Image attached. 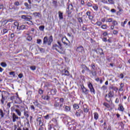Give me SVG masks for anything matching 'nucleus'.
<instances>
[{
	"label": "nucleus",
	"instance_id": "nucleus-14",
	"mask_svg": "<svg viewBox=\"0 0 130 130\" xmlns=\"http://www.w3.org/2000/svg\"><path fill=\"white\" fill-rule=\"evenodd\" d=\"M63 109L65 112H70V111H71V106L64 105L63 106Z\"/></svg>",
	"mask_w": 130,
	"mask_h": 130
},
{
	"label": "nucleus",
	"instance_id": "nucleus-63",
	"mask_svg": "<svg viewBox=\"0 0 130 130\" xmlns=\"http://www.w3.org/2000/svg\"><path fill=\"white\" fill-rule=\"evenodd\" d=\"M27 39L28 41H31V40H32V37L28 36L27 37Z\"/></svg>",
	"mask_w": 130,
	"mask_h": 130
},
{
	"label": "nucleus",
	"instance_id": "nucleus-28",
	"mask_svg": "<svg viewBox=\"0 0 130 130\" xmlns=\"http://www.w3.org/2000/svg\"><path fill=\"white\" fill-rule=\"evenodd\" d=\"M58 110H60V111H62V108H63V105L59 103V105L58 106Z\"/></svg>",
	"mask_w": 130,
	"mask_h": 130
},
{
	"label": "nucleus",
	"instance_id": "nucleus-26",
	"mask_svg": "<svg viewBox=\"0 0 130 130\" xmlns=\"http://www.w3.org/2000/svg\"><path fill=\"white\" fill-rule=\"evenodd\" d=\"M112 96H111L110 95L108 94V98H106V101L107 102L110 103V101H111Z\"/></svg>",
	"mask_w": 130,
	"mask_h": 130
},
{
	"label": "nucleus",
	"instance_id": "nucleus-59",
	"mask_svg": "<svg viewBox=\"0 0 130 130\" xmlns=\"http://www.w3.org/2000/svg\"><path fill=\"white\" fill-rule=\"evenodd\" d=\"M111 89L114 90V91H116L118 90V88L117 87H112Z\"/></svg>",
	"mask_w": 130,
	"mask_h": 130
},
{
	"label": "nucleus",
	"instance_id": "nucleus-32",
	"mask_svg": "<svg viewBox=\"0 0 130 130\" xmlns=\"http://www.w3.org/2000/svg\"><path fill=\"white\" fill-rule=\"evenodd\" d=\"M79 105L78 104H74L73 105V108L74 109H79Z\"/></svg>",
	"mask_w": 130,
	"mask_h": 130
},
{
	"label": "nucleus",
	"instance_id": "nucleus-3",
	"mask_svg": "<svg viewBox=\"0 0 130 130\" xmlns=\"http://www.w3.org/2000/svg\"><path fill=\"white\" fill-rule=\"evenodd\" d=\"M54 120V122H55L56 125H55L54 127L53 124H49L48 126V129H49V130H57L56 128V127H58V124H57V121L55 119Z\"/></svg>",
	"mask_w": 130,
	"mask_h": 130
},
{
	"label": "nucleus",
	"instance_id": "nucleus-54",
	"mask_svg": "<svg viewBox=\"0 0 130 130\" xmlns=\"http://www.w3.org/2000/svg\"><path fill=\"white\" fill-rule=\"evenodd\" d=\"M27 95H28V96H31V95H32V91L29 90L28 91H27L26 92Z\"/></svg>",
	"mask_w": 130,
	"mask_h": 130
},
{
	"label": "nucleus",
	"instance_id": "nucleus-15",
	"mask_svg": "<svg viewBox=\"0 0 130 130\" xmlns=\"http://www.w3.org/2000/svg\"><path fill=\"white\" fill-rule=\"evenodd\" d=\"M18 118H19V117H18V116H17V115H16V114L15 113H13L12 114L13 122H16V121H17V119H18Z\"/></svg>",
	"mask_w": 130,
	"mask_h": 130
},
{
	"label": "nucleus",
	"instance_id": "nucleus-48",
	"mask_svg": "<svg viewBox=\"0 0 130 130\" xmlns=\"http://www.w3.org/2000/svg\"><path fill=\"white\" fill-rule=\"evenodd\" d=\"M113 26H117V25H118V23L117 21H116V20H114L113 21Z\"/></svg>",
	"mask_w": 130,
	"mask_h": 130
},
{
	"label": "nucleus",
	"instance_id": "nucleus-33",
	"mask_svg": "<svg viewBox=\"0 0 130 130\" xmlns=\"http://www.w3.org/2000/svg\"><path fill=\"white\" fill-rule=\"evenodd\" d=\"M15 112L17 113V114H18V115H19V116H21V111H20V110H19L18 109H16Z\"/></svg>",
	"mask_w": 130,
	"mask_h": 130
},
{
	"label": "nucleus",
	"instance_id": "nucleus-9",
	"mask_svg": "<svg viewBox=\"0 0 130 130\" xmlns=\"http://www.w3.org/2000/svg\"><path fill=\"white\" fill-rule=\"evenodd\" d=\"M54 100L55 102L54 104V107H55V108H56V107L59 106V103L57 102L59 101V98L57 97L54 98Z\"/></svg>",
	"mask_w": 130,
	"mask_h": 130
},
{
	"label": "nucleus",
	"instance_id": "nucleus-24",
	"mask_svg": "<svg viewBox=\"0 0 130 130\" xmlns=\"http://www.w3.org/2000/svg\"><path fill=\"white\" fill-rule=\"evenodd\" d=\"M37 121H39V125L42 126L43 125V122L41 121V117H39L37 119Z\"/></svg>",
	"mask_w": 130,
	"mask_h": 130
},
{
	"label": "nucleus",
	"instance_id": "nucleus-45",
	"mask_svg": "<svg viewBox=\"0 0 130 130\" xmlns=\"http://www.w3.org/2000/svg\"><path fill=\"white\" fill-rule=\"evenodd\" d=\"M9 75L10 76H13V77H15V76H16V74H15V72L14 71L9 72Z\"/></svg>",
	"mask_w": 130,
	"mask_h": 130
},
{
	"label": "nucleus",
	"instance_id": "nucleus-50",
	"mask_svg": "<svg viewBox=\"0 0 130 130\" xmlns=\"http://www.w3.org/2000/svg\"><path fill=\"white\" fill-rule=\"evenodd\" d=\"M27 17H29L28 15H22L21 16V19H23V20H26V18Z\"/></svg>",
	"mask_w": 130,
	"mask_h": 130
},
{
	"label": "nucleus",
	"instance_id": "nucleus-60",
	"mask_svg": "<svg viewBox=\"0 0 130 130\" xmlns=\"http://www.w3.org/2000/svg\"><path fill=\"white\" fill-rule=\"evenodd\" d=\"M83 110H84V112L87 113L88 111H89V109H88L87 108H84Z\"/></svg>",
	"mask_w": 130,
	"mask_h": 130
},
{
	"label": "nucleus",
	"instance_id": "nucleus-25",
	"mask_svg": "<svg viewBox=\"0 0 130 130\" xmlns=\"http://www.w3.org/2000/svg\"><path fill=\"white\" fill-rule=\"evenodd\" d=\"M64 73L62 74V76H70V72L68 70H64Z\"/></svg>",
	"mask_w": 130,
	"mask_h": 130
},
{
	"label": "nucleus",
	"instance_id": "nucleus-31",
	"mask_svg": "<svg viewBox=\"0 0 130 130\" xmlns=\"http://www.w3.org/2000/svg\"><path fill=\"white\" fill-rule=\"evenodd\" d=\"M77 20L80 24H83V17H78Z\"/></svg>",
	"mask_w": 130,
	"mask_h": 130
},
{
	"label": "nucleus",
	"instance_id": "nucleus-29",
	"mask_svg": "<svg viewBox=\"0 0 130 130\" xmlns=\"http://www.w3.org/2000/svg\"><path fill=\"white\" fill-rule=\"evenodd\" d=\"M0 64L3 68H7L8 67V64L5 62H2Z\"/></svg>",
	"mask_w": 130,
	"mask_h": 130
},
{
	"label": "nucleus",
	"instance_id": "nucleus-4",
	"mask_svg": "<svg viewBox=\"0 0 130 130\" xmlns=\"http://www.w3.org/2000/svg\"><path fill=\"white\" fill-rule=\"evenodd\" d=\"M88 87L90 90V92L91 93V94H95V89L94 88V86H93V84L91 82H88Z\"/></svg>",
	"mask_w": 130,
	"mask_h": 130
},
{
	"label": "nucleus",
	"instance_id": "nucleus-58",
	"mask_svg": "<svg viewBox=\"0 0 130 130\" xmlns=\"http://www.w3.org/2000/svg\"><path fill=\"white\" fill-rule=\"evenodd\" d=\"M107 23H111L112 22V18H109L108 20L106 21Z\"/></svg>",
	"mask_w": 130,
	"mask_h": 130
},
{
	"label": "nucleus",
	"instance_id": "nucleus-6",
	"mask_svg": "<svg viewBox=\"0 0 130 130\" xmlns=\"http://www.w3.org/2000/svg\"><path fill=\"white\" fill-rule=\"evenodd\" d=\"M67 125H69V130H73L77 127V125H75V123H72L71 122H68Z\"/></svg>",
	"mask_w": 130,
	"mask_h": 130
},
{
	"label": "nucleus",
	"instance_id": "nucleus-47",
	"mask_svg": "<svg viewBox=\"0 0 130 130\" xmlns=\"http://www.w3.org/2000/svg\"><path fill=\"white\" fill-rule=\"evenodd\" d=\"M44 28H45L44 25H41L39 26V29L40 31H44Z\"/></svg>",
	"mask_w": 130,
	"mask_h": 130
},
{
	"label": "nucleus",
	"instance_id": "nucleus-46",
	"mask_svg": "<svg viewBox=\"0 0 130 130\" xmlns=\"http://www.w3.org/2000/svg\"><path fill=\"white\" fill-rule=\"evenodd\" d=\"M62 43H63L64 45H66L67 46H70V44L69 43H66V42L63 41V38L61 39Z\"/></svg>",
	"mask_w": 130,
	"mask_h": 130
},
{
	"label": "nucleus",
	"instance_id": "nucleus-8",
	"mask_svg": "<svg viewBox=\"0 0 130 130\" xmlns=\"http://www.w3.org/2000/svg\"><path fill=\"white\" fill-rule=\"evenodd\" d=\"M94 51L97 53V54H100V55H104V53H103V49L102 48H97L94 50Z\"/></svg>",
	"mask_w": 130,
	"mask_h": 130
},
{
	"label": "nucleus",
	"instance_id": "nucleus-41",
	"mask_svg": "<svg viewBox=\"0 0 130 130\" xmlns=\"http://www.w3.org/2000/svg\"><path fill=\"white\" fill-rule=\"evenodd\" d=\"M52 4L55 8L57 7V1H53Z\"/></svg>",
	"mask_w": 130,
	"mask_h": 130
},
{
	"label": "nucleus",
	"instance_id": "nucleus-13",
	"mask_svg": "<svg viewBox=\"0 0 130 130\" xmlns=\"http://www.w3.org/2000/svg\"><path fill=\"white\" fill-rule=\"evenodd\" d=\"M83 111L81 109L78 110L77 111H76L75 115L77 117H80V116H81L82 115V114H83Z\"/></svg>",
	"mask_w": 130,
	"mask_h": 130
},
{
	"label": "nucleus",
	"instance_id": "nucleus-40",
	"mask_svg": "<svg viewBox=\"0 0 130 130\" xmlns=\"http://www.w3.org/2000/svg\"><path fill=\"white\" fill-rule=\"evenodd\" d=\"M24 115L25 116V117H26L27 118H28V117H29V114L28 113L27 111H24Z\"/></svg>",
	"mask_w": 130,
	"mask_h": 130
},
{
	"label": "nucleus",
	"instance_id": "nucleus-17",
	"mask_svg": "<svg viewBox=\"0 0 130 130\" xmlns=\"http://www.w3.org/2000/svg\"><path fill=\"white\" fill-rule=\"evenodd\" d=\"M58 48H59V46L57 45V44H53L52 46V49H53V50H56V51H58V49H57Z\"/></svg>",
	"mask_w": 130,
	"mask_h": 130
},
{
	"label": "nucleus",
	"instance_id": "nucleus-23",
	"mask_svg": "<svg viewBox=\"0 0 130 130\" xmlns=\"http://www.w3.org/2000/svg\"><path fill=\"white\" fill-rule=\"evenodd\" d=\"M24 6L25 7H26V9L27 10H31V5H29L27 3H24Z\"/></svg>",
	"mask_w": 130,
	"mask_h": 130
},
{
	"label": "nucleus",
	"instance_id": "nucleus-53",
	"mask_svg": "<svg viewBox=\"0 0 130 130\" xmlns=\"http://www.w3.org/2000/svg\"><path fill=\"white\" fill-rule=\"evenodd\" d=\"M30 70H31V71H35V70H36V67L35 66H31L30 67Z\"/></svg>",
	"mask_w": 130,
	"mask_h": 130
},
{
	"label": "nucleus",
	"instance_id": "nucleus-62",
	"mask_svg": "<svg viewBox=\"0 0 130 130\" xmlns=\"http://www.w3.org/2000/svg\"><path fill=\"white\" fill-rule=\"evenodd\" d=\"M56 92H57L56 89H52L51 90V92L53 93L54 94H56Z\"/></svg>",
	"mask_w": 130,
	"mask_h": 130
},
{
	"label": "nucleus",
	"instance_id": "nucleus-64",
	"mask_svg": "<svg viewBox=\"0 0 130 130\" xmlns=\"http://www.w3.org/2000/svg\"><path fill=\"white\" fill-rule=\"evenodd\" d=\"M39 49L41 51V52H44V51H45L44 49H43L42 48H39Z\"/></svg>",
	"mask_w": 130,
	"mask_h": 130
},
{
	"label": "nucleus",
	"instance_id": "nucleus-36",
	"mask_svg": "<svg viewBox=\"0 0 130 130\" xmlns=\"http://www.w3.org/2000/svg\"><path fill=\"white\" fill-rule=\"evenodd\" d=\"M108 95H109L112 98V97H113V96H114V93L113 92V91H109Z\"/></svg>",
	"mask_w": 130,
	"mask_h": 130
},
{
	"label": "nucleus",
	"instance_id": "nucleus-7",
	"mask_svg": "<svg viewBox=\"0 0 130 130\" xmlns=\"http://www.w3.org/2000/svg\"><path fill=\"white\" fill-rule=\"evenodd\" d=\"M81 88L82 91V93H83L84 95H88L89 94V92H90V91L89 90V89L86 88L84 85H81Z\"/></svg>",
	"mask_w": 130,
	"mask_h": 130
},
{
	"label": "nucleus",
	"instance_id": "nucleus-39",
	"mask_svg": "<svg viewBox=\"0 0 130 130\" xmlns=\"http://www.w3.org/2000/svg\"><path fill=\"white\" fill-rule=\"evenodd\" d=\"M0 113L1 115V118H3L4 116H5V114H4V111H3V110H0Z\"/></svg>",
	"mask_w": 130,
	"mask_h": 130
},
{
	"label": "nucleus",
	"instance_id": "nucleus-52",
	"mask_svg": "<svg viewBox=\"0 0 130 130\" xmlns=\"http://www.w3.org/2000/svg\"><path fill=\"white\" fill-rule=\"evenodd\" d=\"M96 24V25H98V26L100 27V26H101L102 25V22H101V21H97Z\"/></svg>",
	"mask_w": 130,
	"mask_h": 130
},
{
	"label": "nucleus",
	"instance_id": "nucleus-35",
	"mask_svg": "<svg viewBox=\"0 0 130 130\" xmlns=\"http://www.w3.org/2000/svg\"><path fill=\"white\" fill-rule=\"evenodd\" d=\"M103 105H104V106L107 107V108H110V105H109V104L107 103H104Z\"/></svg>",
	"mask_w": 130,
	"mask_h": 130
},
{
	"label": "nucleus",
	"instance_id": "nucleus-51",
	"mask_svg": "<svg viewBox=\"0 0 130 130\" xmlns=\"http://www.w3.org/2000/svg\"><path fill=\"white\" fill-rule=\"evenodd\" d=\"M14 5H15V6H16L17 7L20 6V2L18 1H16L14 3Z\"/></svg>",
	"mask_w": 130,
	"mask_h": 130
},
{
	"label": "nucleus",
	"instance_id": "nucleus-42",
	"mask_svg": "<svg viewBox=\"0 0 130 130\" xmlns=\"http://www.w3.org/2000/svg\"><path fill=\"white\" fill-rule=\"evenodd\" d=\"M108 26L106 24H103L101 26L102 29H107Z\"/></svg>",
	"mask_w": 130,
	"mask_h": 130
},
{
	"label": "nucleus",
	"instance_id": "nucleus-56",
	"mask_svg": "<svg viewBox=\"0 0 130 130\" xmlns=\"http://www.w3.org/2000/svg\"><path fill=\"white\" fill-rule=\"evenodd\" d=\"M41 42H42V40H41V39H38L37 40V43L38 44H40L41 43Z\"/></svg>",
	"mask_w": 130,
	"mask_h": 130
},
{
	"label": "nucleus",
	"instance_id": "nucleus-5",
	"mask_svg": "<svg viewBox=\"0 0 130 130\" xmlns=\"http://www.w3.org/2000/svg\"><path fill=\"white\" fill-rule=\"evenodd\" d=\"M73 10H74V7L73 6L72 4L70 5L67 9V13L68 15V17H70V15L72 14Z\"/></svg>",
	"mask_w": 130,
	"mask_h": 130
},
{
	"label": "nucleus",
	"instance_id": "nucleus-19",
	"mask_svg": "<svg viewBox=\"0 0 130 130\" xmlns=\"http://www.w3.org/2000/svg\"><path fill=\"white\" fill-rule=\"evenodd\" d=\"M33 15L35 17H38V18H41V13L40 12H34Z\"/></svg>",
	"mask_w": 130,
	"mask_h": 130
},
{
	"label": "nucleus",
	"instance_id": "nucleus-1",
	"mask_svg": "<svg viewBox=\"0 0 130 130\" xmlns=\"http://www.w3.org/2000/svg\"><path fill=\"white\" fill-rule=\"evenodd\" d=\"M53 42V37L52 36H51L48 38H47V36H46L43 39V45H45V44H48L49 46L51 45V43Z\"/></svg>",
	"mask_w": 130,
	"mask_h": 130
},
{
	"label": "nucleus",
	"instance_id": "nucleus-12",
	"mask_svg": "<svg viewBox=\"0 0 130 130\" xmlns=\"http://www.w3.org/2000/svg\"><path fill=\"white\" fill-rule=\"evenodd\" d=\"M59 49L60 50H58V51H57V52H59L60 54H64V53H66V49L62 48V46L59 47Z\"/></svg>",
	"mask_w": 130,
	"mask_h": 130
},
{
	"label": "nucleus",
	"instance_id": "nucleus-37",
	"mask_svg": "<svg viewBox=\"0 0 130 130\" xmlns=\"http://www.w3.org/2000/svg\"><path fill=\"white\" fill-rule=\"evenodd\" d=\"M91 70L92 71H95V70H96V66H95V64L93 63L91 64Z\"/></svg>",
	"mask_w": 130,
	"mask_h": 130
},
{
	"label": "nucleus",
	"instance_id": "nucleus-2",
	"mask_svg": "<svg viewBox=\"0 0 130 130\" xmlns=\"http://www.w3.org/2000/svg\"><path fill=\"white\" fill-rule=\"evenodd\" d=\"M11 100L13 101L16 104H21L22 103V100L19 98V95L16 96H13L10 98Z\"/></svg>",
	"mask_w": 130,
	"mask_h": 130
},
{
	"label": "nucleus",
	"instance_id": "nucleus-57",
	"mask_svg": "<svg viewBox=\"0 0 130 130\" xmlns=\"http://www.w3.org/2000/svg\"><path fill=\"white\" fill-rule=\"evenodd\" d=\"M45 119H49L50 118V117L49 116V114H47L46 116H44Z\"/></svg>",
	"mask_w": 130,
	"mask_h": 130
},
{
	"label": "nucleus",
	"instance_id": "nucleus-61",
	"mask_svg": "<svg viewBox=\"0 0 130 130\" xmlns=\"http://www.w3.org/2000/svg\"><path fill=\"white\" fill-rule=\"evenodd\" d=\"M39 93L40 94V95H42V94H43V90L41 89H40L39 90Z\"/></svg>",
	"mask_w": 130,
	"mask_h": 130
},
{
	"label": "nucleus",
	"instance_id": "nucleus-20",
	"mask_svg": "<svg viewBox=\"0 0 130 130\" xmlns=\"http://www.w3.org/2000/svg\"><path fill=\"white\" fill-rule=\"evenodd\" d=\"M58 14L59 20H62L63 19V13L60 11H59Z\"/></svg>",
	"mask_w": 130,
	"mask_h": 130
},
{
	"label": "nucleus",
	"instance_id": "nucleus-22",
	"mask_svg": "<svg viewBox=\"0 0 130 130\" xmlns=\"http://www.w3.org/2000/svg\"><path fill=\"white\" fill-rule=\"evenodd\" d=\"M9 30H11V28L10 27V25H9V27H6V28H4L3 29L4 34H6V33H8L9 32Z\"/></svg>",
	"mask_w": 130,
	"mask_h": 130
},
{
	"label": "nucleus",
	"instance_id": "nucleus-27",
	"mask_svg": "<svg viewBox=\"0 0 130 130\" xmlns=\"http://www.w3.org/2000/svg\"><path fill=\"white\" fill-rule=\"evenodd\" d=\"M93 114H94V119H95V120H97V119H98V118L99 117V115L98 114V113L97 112H94L93 113Z\"/></svg>",
	"mask_w": 130,
	"mask_h": 130
},
{
	"label": "nucleus",
	"instance_id": "nucleus-38",
	"mask_svg": "<svg viewBox=\"0 0 130 130\" xmlns=\"http://www.w3.org/2000/svg\"><path fill=\"white\" fill-rule=\"evenodd\" d=\"M59 103L60 104H63L64 102V98H60L59 100Z\"/></svg>",
	"mask_w": 130,
	"mask_h": 130
},
{
	"label": "nucleus",
	"instance_id": "nucleus-16",
	"mask_svg": "<svg viewBox=\"0 0 130 130\" xmlns=\"http://www.w3.org/2000/svg\"><path fill=\"white\" fill-rule=\"evenodd\" d=\"M25 29H26V26L24 25H22L20 26L18 25L17 27V29L19 31L25 30Z\"/></svg>",
	"mask_w": 130,
	"mask_h": 130
},
{
	"label": "nucleus",
	"instance_id": "nucleus-34",
	"mask_svg": "<svg viewBox=\"0 0 130 130\" xmlns=\"http://www.w3.org/2000/svg\"><path fill=\"white\" fill-rule=\"evenodd\" d=\"M124 86V84H123V83H121L120 85V88L119 89V91H123V89H122V88H123Z\"/></svg>",
	"mask_w": 130,
	"mask_h": 130
},
{
	"label": "nucleus",
	"instance_id": "nucleus-11",
	"mask_svg": "<svg viewBox=\"0 0 130 130\" xmlns=\"http://www.w3.org/2000/svg\"><path fill=\"white\" fill-rule=\"evenodd\" d=\"M41 98L46 101H49L50 100V96L48 95L43 94L42 95Z\"/></svg>",
	"mask_w": 130,
	"mask_h": 130
},
{
	"label": "nucleus",
	"instance_id": "nucleus-21",
	"mask_svg": "<svg viewBox=\"0 0 130 130\" xmlns=\"http://www.w3.org/2000/svg\"><path fill=\"white\" fill-rule=\"evenodd\" d=\"M118 110L119 111H123L124 110V108H123V106L121 104L119 105V107L118 108Z\"/></svg>",
	"mask_w": 130,
	"mask_h": 130
},
{
	"label": "nucleus",
	"instance_id": "nucleus-18",
	"mask_svg": "<svg viewBox=\"0 0 130 130\" xmlns=\"http://www.w3.org/2000/svg\"><path fill=\"white\" fill-rule=\"evenodd\" d=\"M32 17L29 16L28 17H26V18H25V21H28L29 22H30V23H29V25H33V22L32 21H30V20H32Z\"/></svg>",
	"mask_w": 130,
	"mask_h": 130
},
{
	"label": "nucleus",
	"instance_id": "nucleus-10",
	"mask_svg": "<svg viewBox=\"0 0 130 130\" xmlns=\"http://www.w3.org/2000/svg\"><path fill=\"white\" fill-rule=\"evenodd\" d=\"M76 51L77 52L82 53L83 51H84V47L83 46H80L79 47H77V48L76 49Z\"/></svg>",
	"mask_w": 130,
	"mask_h": 130
},
{
	"label": "nucleus",
	"instance_id": "nucleus-55",
	"mask_svg": "<svg viewBox=\"0 0 130 130\" xmlns=\"http://www.w3.org/2000/svg\"><path fill=\"white\" fill-rule=\"evenodd\" d=\"M108 2H109L111 5H114V1L113 0H108Z\"/></svg>",
	"mask_w": 130,
	"mask_h": 130
},
{
	"label": "nucleus",
	"instance_id": "nucleus-43",
	"mask_svg": "<svg viewBox=\"0 0 130 130\" xmlns=\"http://www.w3.org/2000/svg\"><path fill=\"white\" fill-rule=\"evenodd\" d=\"M101 89L103 90V91H105V90H107V86L105 85H103Z\"/></svg>",
	"mask_w": 130,
	"mask_h": 130
},
{
	"label": "nucleus",
	"instance_id": "nucleus-44",
	"mask_svg": "<svg viewBox=\"0 0 130 130\" xmlns=\"http://www.w3.org/2000/svg\"><path fill=\"white\" fill-rule=\"evenodd\" d=\"M84 70H85V71H87V72L89 73V74H91V70H90V69L86 66L85 67Z\"/></svg>",
	"mask_w": 130,
	"mask_h": 130
},
{
	"label": "nucleus",
	"instance_id": "nucleus-49",
	"mask_svg": "<svg viewBox=\"0 0 130 130\" xmlns=\"http://www.w3.org/2000/svg\"><path fill=\"white\" fill-rule=\"evenodd\" d=\"M93 9H94V11H98V6L97 5H95L92 7Z\"/></svg>",
	"mask_w": 130,
	"mask_h": 130
},
{
	"label": "nucleus",
	"instance_id": "nucleus-30",
	"mask_svg": "<svg viewBox=\"0 0 130 130\" xmlns=\"http://www.w3.org/2000/svg\"><path fill=\"white\" fill-rule=\"evenodd\" d=\"M91 73L93 77H96V76H97V72L95 70H91Z\"/></svg>",
	"mask_w": 130,
	"mask_h": 130
}]
</instances>
